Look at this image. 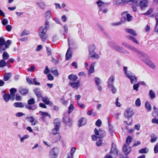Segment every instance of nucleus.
I'll return each instance as SVG.
<instances>
[{
    "instance_id": "bf43d9fd",
    "label": "nucleus",
    "mask_w": 158,
    "mask_h": 158,
    "mask_svg": "<svg viewBox=\"0 0 158 158\" xmlns=\"http://www.w3.org/2000/svg\"><path fill=\"white\" fill-rule=\"evenodd\" d=\"M46 50L47 54L48 56L51 55L52 54V52L51 49L48 47L47 46H46Z\"/></svg>"
},
{
    "instance_id": "0eeeda50",
    "label": "nucleus",
    "mask_w": 158,
    "mask_h": 158,
    "mask_svg": "<svg viewBox=\"0 0 158 158\" xmlns=\"http://www.w3.org/2000/svg\"><path fill=\"white\" fill-rule=\"evenodd\" d=\"M127 77L129 79L131 84H134L137 81V77L135 76V74L132 72L127 76Z\"/></svg>"
},
{
    "instance_id": "f704fd0d",
    "label": "nucleus",
    "mask_w": 158,
    "mask_h": 158,
    "mask_svg": "<svg viewBox=\"0 0 158 158\" xmlns=\"http://www.w3.org/2000/svg\"><path fill=\"white\" fill-rule=\"evenodd\" d=\"M26 108L29 110H34L36 108V106L35 105H34L32 106L26 105Z\"/></svg>"
},
{
    "instance_id": "58836bf2",
    "label": "nucleus",
    "mask_w": 158,
    "mask_h": 158,
    "mask_svg": "<svg viewBox=\"0 0 158 158\" xmlns=\"http://www.w3.org/2000/svg\"><path fill=\"white\" fill-rule=\"evenodd\" d=\"M155 17L156 21V24L155 27V31L158 33V13L156 14Z\"/></svg>"
},
{
    "instance_id": "b1692460",
    "label": "nucleus",
    "mask_w": 158,
    "mask_h": 158,
    "mask_svg": "<svg viewBox=\"0 0 158 158\" xmlns=\"http://www.w3.org/2000/svg\"><path fill=\"white\" fill-rule=\"evenodd\" d=\"M60 127H55V128L52 130V133L54 135L59 134L58 131L59 130Z\"/></svg>"
},
{
    "instance_id": "c03bdc74",
    "label": "nucleus",
    "mask_w": 158,
    "mask_h": 158,
    "mask_svg": "<svg viewBox=\"0 0 158 158\" xmlns=\"http://www.w3.org/2000/svg\"><path fill=\"white\" fill-rule=\"evenodd\" d=\"M54 127H60V123L58 119H55L54 122Z\"/></svg>"
},
{
    "instance_id": "20e7f679",
    "label": "nucleus",
    "mask_w": 158,
    "mask_h": 158,
    "mask_svg": "<svg viewBox=\"0 0 158 158\" xmlns=\"http://www.w3.org/2000/svg\"><path fill=\"white\" fill-rule=\"evenodd\" d=\"M130 1L134 2L136 6H140L141 9L142 10L147 7L148 4V1L147 0H130Z\"/></svg>"
},
{
    "instance_id": "c9c22d12",
    "label": "nucleus",
    "mask_w": 158,
    "mask_h": 158,
    "mask_svg": "<svg viewBox=\"0 0 158 158\" xmlns=\"http://www.w3.org/2000/svg\"><path fill=\"white\" fill-rule=\"evenodd\" d=\"M123 70L124 72V74L126 77L132 73L130 71H127V67H124Z\"/></svg>"
},
{
    "instance_id": "603ef678",
    "label": "nucleus",
    "mask_w": 158,
    "mask_h": 158,
    "mask_svg": "<svg viewBox=\"0 0 158 158\" xmlns=\"http://www.w3.org/2000/svg\"><path fill=\"white\" fill-rule=\"evenodd\" d=\"M132 141V138L130 136H128L126 140V143L127 145H129Z\"/></svg>"
},
{
    "instance_id": "ea45409f",
    "label": "nucleus",
    "mask_w": 158,
    "mask_h": 158,
    "mask_svg": "<svg viewBox=\"0 0 158 158\" xmlns=\"http://www.w3.org/2000/svg\"><path fill=\"white\" fill-rule=\"evenodd\" d=\"M9 54L6 52H4L2 54L3 59L6 60L8 59L9 58Z\"/></svg>"
},
{
    "instance_id": "2f4dec72",
    "label": "nucleus",
    "mask_w": 158,
    "mask_h": 158,
    "mask_svg": "<svg viewBox=\"0 0 158 158\" xmlns=\"http://www.w3.org/2000/svg\"><path fill=\"white\" fill-rule=\"evenodd\" d=\"M149 95L151 99H154L156 97L155 93L152 90H151L149 91Z\"/></svg>"
},
{
    "instance_id": "6e6552de",
    "label": "nucleus",
    "mask_w": 158,
    "mask_h": 158,
    "mask_svg": "<svg viewBox=\"0 0 158 158\" xmlns=\"http://www.w3.org/2000/svg\"><path fill=\"white\" fill-rule=\"evenodd\" d=\"M94 132L96 135L98 136V138L100 139L106 135L105 132V131H102V133H101V129H100L99 131L95 128L94 130Z\"/></svg>"
},
{
    "instance_id": "4c0bfd02",
    "label": "nucleus",
    "mask_w": 158,
    "mask_h": 158,
    "mask_svg": "<svg viewBox=\"0 0 158 158\" xmlns=\"http://www.w3.org/2000/svg\"><path fill=\"white\" fill-rule=\"evenodd\" d=\"M34 91L38 98H40L41 97V94L38 88L35 89L34 90Z\"/></svg>"
},
{
    "instance_id": "de8ad7c7",
    "label": "nucleus",
    "mask_w": 158,
    "mask_h": 158,
    "mask_svg": "<svg viewBox=\"0 0 158 158\" xmlns=\"http://www.w3.org/2000/svg\"><path fill=\"white\" fill-rule=\"evenodd\" d=\"M16 91V89L15 88H12L10 89V92L12 96H14V94Z\"/></svg>"
},
{
    "instance_id": "a211bd4d",
    "label": "nucleus",
    "mask_w": 158,
    "mask_h": 158,
    "mask_svg": "<svg viewBox=\"0 0 158 158\" xmlns=\"http://www.w3.org/2000/svg\"><path fill=\"white\" fill-rule=\"evenodd\" d=\"M12 76V74L10 73H6L4 74L3 80L5 81L9 80Z\"/></svg>"
},
{
    "instance_id": "4d7b16f0",
    "label": "nucleus",
    "mask_w": 158,
    "mask_h": 158,
    "mask_svg": "<svg viewBox=\"0 0 158 158\" xmlns=\"http://www.w3.org/2000/svg\"><path fill=\"white\" fill-rule=\"evenodd\" d=\"M110 89L111 90L113 94H115L117 91V89L114 86L113 87H110Z\"/></svg>"
},
{
    "instance_id": "7c9ffc66",
    "label": "nucleus",
    "mask_w": 158,
    "mask_h": 158,
    "mask_svg": "<svg viewBox=\"0 0 158 158\" xmlns=\"http://www.w3.org/2000/svg\"><path fill=\"white\" fill-rule=\"evenodd\" d=\"M14 106L16 107L23 108L24 105L22 102H16L14 103Z\"/></svg>"
},
{
    "instance_id": "a18cd8bd",
    "label": "nucleus",
    "mask_w": 158,
    "mask_h": 158,
    "mask_svg": "<svg viewBox=\"0 0 158 158\" xmlns=\"http://www.w3.org/2000/svg\"><path fill=\"white\" fill-rule=\"evenodd\" d=\"M35 101L34 99L33 98H31L29 99L27 102V103L29 105H32L35 104Z\"/></svg>"
},
{
    "instance_id": "cd10ccee",
    "label": "nucleus",
    "mask_w": 158,
    "mask_h": 158,
    "mask_svg": "<svg viewBox=\"0 0 158 158\" xmlns=\"http://www.w3.org/2000/svg\"><path fill=\"white\" fill-rule=\"evenodd\" d=\"M51 72L54 76H57L59 75L58 70L56 67H53L51 69Z\"/></svg>"
},
{
    "instance_id": "5701e85b",
    "label": "nucleus",
    "mask_w": 158,
    "mask_h": 158,
    "mask_svg": "<svg viewBox=\"0 0 158 158\" xmlns=\"http://www.w3.org/2000/svg\"><path fill=\"white\" fill-rule=\"evenodd\" d=\"M42 101L47 105H53L52 102L49 101V99L47 97H45L42 98Z\"/></svg>"
},
{
    "instance_id": "423d86ee",
    "label": "nucleus",
    "mask_w": 158,
    "mask_h": 158,
    "mask_svg": "<svg viewBox=\"0 0 158 158\" xmlns=\"http://www.w3.org/2000/svg\"><path fill=\"white\" fill-rule=\"evenodd\" d=\"M112 146L110 154L113 157H115L117 155L118 151L116 148V145L114 143H112Z\"/></svg>"
},
{
    "instance_id": "69168bd1",
    "label": "nucleus",
    "mask_w": 158,
    "mask_h": 158,
    "mask_svg": "<svg viewBox=\"0 0 158 158\" xmlns=\"http://www.w3.org/2000/svg\"><path fill=\"white\" fill-rule=\"evenodd\" d=\"M114 80L115 77L114 76H111L110 77L108 81L114 83Z\"/></svg>"
},
{
    "instance_id": "a878e982",
    "label": "nucleus",
    "mask_w": 158,
    "mask_h": 158,
    "mask_svg": "<svg viewBox=\"0 0 158 158\" xmlns=\"http://www.w3.org/2000/svg\"><path fill=\"white\" fill-rule=\"evenodd\" d=\"M128 38L129 40H131L133 42L139 45V42L135 37L132 36H128Z\"/></svg>"
},
{
    "instance_id": "f257e3e1",
    "label": "nucleus",
    "mask_w": 158,
    "mask_h": 158,
    "mask_svg": "<svg viewBox=\"0 0 158 158\" xmlns=\"http://www.w3.org/2000/svg\"><path fill=\"white\" fill-rule=\"evenodd\" d=\"M52 17L51 12L50 11H46L45 14V21L44 26L41 27L39 31V35L43 41L45 42L48 38L46 33L48 29L49 23L48 20L51 19Z\"/></svg>"
},
{
    "instance_id": "9d476101",
    "label": "nucleus",
    "mask_w": 158,
    "mask_h": 158,
    "mask_svg": "<svg viewBox=\"0 0 158 158\" xmlns=\"http://www.w3.org/2000/svg\"><path fill=\"white\" fill-rule=\"evenodd\" d=\"M122 15L124 17L125 19H126L128 22L131 21L133 19L132 16L130 14L127 13V12H124L122 14Z\"/></svg>"
},
{
    "instance_id": "473e14b6",
    "label": "nucleus",
    "mask_w": 158,
    "mask_h": 158,
    "mask_svg": "<svg viewBox=\"0 0 158 158\" xmlns=\"http://www.w3.org/2000/svg\"><path fill=\"white\" fill-rule=\"evenodd\" d=\"M145 107L146 109L150 111L152 110V107L151 105L148 102H147L145 103Z\"/></svg>"
},
{
    "instance_id": "3c124183",
    "label": "nucleus",
    "mask_w": 158,
    "mask_h": 158,
    "mask_svg": "<svg viewBox=\"0 0 158 158\" xmlns=\"http://www.w3.org/2000/svg\"><path fill=\"white\" fill-rule=\"evenodd\" d=\"M95 81L96 85H100L101 83L100 78L98 77H95Z\"/></svg>"
},
{
    "instance_id": "e433bc0d",
    "label": "nucleus",
    "mask_w": 158,
    "mask_h": 158,
    "mask_svg": "<svg viewBox=\"0 0 158 158\" xmlns=\"http://www.w3.org/2000/svg\"><path fill=\"white\" fill-rule=\"evenodd\" d=\"M114 48L116 50L120 52H123V49L122 47H121L120 46L118 45H115L114 46Z\"/></svg>"
},
{
    "instance_id": "09e8293b",
    "label": "nucleus",
    "mask_w": 158,
    "mask_h": 158,
    "mask_svg": "<svg viewBox=\"0 0 158 158\" xmlns=\"http://www.w3.org/2000/svg\"><path fill=\"white\" fill-rule=\"evenodd\" d=\"M135 104L136 106L139 107L141 105V101L139 98H137L135 101Z\"/></svg>"
},
{
    "instance_id": "bb28decb",
    "label": "nucleus",
    "mask_w": 158,
    "mask_h": 158,
    "mask_svg": "<svg viewBox=\"0 0 158 158\" xmlns=\"http://www.w3.org/2000/svg\"><path fill=\"white\" fill-rule=\"evenodd\" d=\"M4 100L6 102H8L11 98V95L9 94H5L3 96Z\"/></svg>"
},
{
    "instance_id": "5fc2aeb1",
    "label": "nucleus",
    "mask_w": 158,
    "mask_h": 158,
    "mask_svg": "<svg viewBox=\"0 0 158 158\" xmlns=\"http://www.w3.org/2000/svg\"><path fill=\"white\" fill-rule=\"evenodd\" d=\"M11 41L10 40H7L6 43H5V47L6 48H7L9 47V46L11 44Z\"/></svg>"
},
{
    "instance_id": "f3484780",
    "label": "nucleus",
    "mask_w": 158,
    "mask_h": 158,
    "mask_svg": "<svg viewBox=\"0 0 158 158\" xmlns=\"http://www.w3.org/2000/svg\"><path fill=\"white\" fill-rule=\"evenodd\" d=\"M26 119L29 120L33 125H35L37 123V121L35 120V119L32 116L27 117Z\"/></svg>"
},
{
    "instance_id": "a19ab883",
    "label": "nucleus",
    "mask_w": 158,
    "mask_h": 158,
    "mask_svg": "<svg viewBox=\"0 0 158 158\" xmlns=\"http://www.w3.org/2000/svg\"><path fill=\"white\" fill-rule=\"evenodd\" d=\"M5 60H2L0 61V67L3 68L6 65Z\"/></svg>"
},
{
    "instance_id": "f8f14e48",
    "label": "nucleus",
    "mask_w": 158,
    "mask_h": 158,
    "mask_svg": "<svg viewBox=\"0 0 158 158\" xmlns=\"http://www.w3.org/2000/svg\"><path fill=\"white\" fill-rule=\"evenodd\" d=\"M95 49L96 46L94 44H92L89 45L88 47L89 54V55H91L93 54Z\"/></svg>"
},
{
    "instance_id": "0e129e2a",
    "label": "nucleus",
    "mask_w": 158,
    "mask_h": 158,
    "mask_svg": "<svg viewBox=\"0 0 158 158\" xmlns=\"http://www.w3.org/2000/svg\"><path fill=\"white\" fill-rule=\"evenodd\" d=\"M91 57L98 59L99 58V56L98 54L97 53H95L93 55H92Z\"/></svg>"
},
{
    "instance_id": "39448f33",
    "label": "nucleus",
    "mask_w": 158,
    "mask_h": 158,
    "mask_svg": "<svg viewBox=\"0 0 158 158\" xmlns=\"http://www.w3.org/2000/svg\"><path fill=\"white\" fill-rule=\"evenodd\" d=\"M58 154L57 148H53L49 151L48 157L49 158H57L58 156Z\"/></svg>"
},
{
    "instance_id": "393cba45",
    "label": "nucleus",
    "mask_w": 158,
    "mask_h": 158,
    "mask_svg": "<svg viewBox=\"0 0 158 158\" xmlns=\"http://www.w3.org/2000/svg\"><path fill=\"white\" fill-rule=\"evenodd\" d=\"M19 91L22 95H25L28 93V90L25 88L21 87L20 88Z\"/></svg>"
},
{
    "instance_id": "dca6fc26",
    "label": "nucleus",
    "mask_w": 158,
    "mask_h": 158,
    "mask_svg": "<svg viewBox=\"0 0 158 158\" xmlns=\"http://www.w3.org/2000/svg\"><path fill=\"white\" fill-rule=\"evenodd\" d=\"M5 40L2 37L0 38V46H1V49H0V52H2V50H4L5 48L2 47L5 44Z\"/></svg>"
},
{
    "instance_id": "4468645a",
    "label": "nucleus",
    "mask_w": 158,
    "mask_h": 158,
    "mask_svg": "<svg viewBox=\"0 0 158 158\" xmlns=\"http://www.w3.org/2000/svg\"><path fill=\"white\" fill-rule=\"evenodd\" d=\"M69 85L73 88H77L80 86V81H79L76 82L72 81L69 83Z\"/></svg>"
},
{
    "instance_id": "4be33fe9",
    "label": "nucleus",
    "mask_w": 158,
    "mask_h": 158,
    "mask_svg": "<svg viewBox=\"0 0 158 158\" xmlns=\"http://www.w3.org/2000/svg\"><path fill=\"white\" fill-rule=\"evenodd\" d=\"M68 78L70 81H75L77 79L78 77L76 75L71 74L69 76Z\"/></svg>"
},
{
    "instance_id": "6ab92c4d",
    "label": "nucleus",
    "mask_w": 158,
    "mask_h": 158,
    "mask_svg": "<svg viewBox=\"0 0 158 158\" xmlns=\"http://www.w3.org/2000/svg\"><path fill=\"white\" fill-rule=\"evenodd\" d=\"M78 122L79 124V126L81 127L85 125L86 124V120L85 118L82 117L79 119Z\"/></svg>"
},
{
    "instance_id": "ddd939ff",
    "label": "nucleus",
    "mask_w": 158,
    "mask_h": 158,
    "mask_svg": "<svg viewBox=\"0 0 158 158\" xmlns=\"http://www.w3.org/2000/svg\"><path fill=\"white\" fill-rule=\"evenodd\" d=\"M40 115L42 116L41 119L44 121L45 119V116H48L50 118H51V115L46 112H43L40 111L39 112Z\"/></svg>"
},
{
    "instance_id": "338daca9",
    "label": "nucleus",
    "mask_w": 158,
    "mask_h": 158,
    "mask_svg": "<svg viewBox=\"0 0 158 158\" xmlns=\"http://www.w3.org/2000/svg\"><path fill=\"white\" fill-rule=\"evenodd\" d=\"M114 83L112 82H111L110 81H108V86L109 88H110V87H113L114 86Z\"/></svg>"
},
{
    "instance_id": "37998d69",
    "label": "nucleus",
    "mask_w": 158,
    "mask_h": 158,
    "mask_svg": "<svg viewBox=\"0 0 158 158\" xmlns=\"http://www.w3.org/2000/svg\"><path fill=\"white\" fill-rule=\"evenodd\" d=\"M29 137V136L27 135H26L23 136L20 139V141L21 142H23L24 140L27 139Z\"/></svg>"
},
{
    "instance_id": "774afa93",
    "label": "nucleus",
    "mask_w": 158,
    "mask_h": 158,
    "mask_svg": "<svg viewBox=\"0 0 158 158\" xmlns=\"http://www.w3.org/2000/svg\"><path fill=\"white\" fill-rule=\"evenodd\" d=\"M76 149L75 147H73L70 151L71 154L73 156L74 153Z\"/></svg>"
},
{
    "instance_id": "7ed1b4c3",
    "label": "nucleus",
    "mask_w": 158,
    "mask_h": 158,
    "mask_svg": "<svg viewBox=\"0 0 158 158\" xmlns=\"http://www.w3.org/2000/svg\"><path fill=\"white\" fill-rule=\"evenodd\" d=\"M96 3L98 6L99 7V12H101L102 13H106L108 12V9L106 7L107 5V3L103 2L101 0H98L97 2Z\"/></svg>"
},
{
    "instance_id": "6e6d98bb",
    "label": "nucleus",
    "mask_w": 158,
    "mask_h": 158,
    "mask_svg": "<svg viewBox=\"0 0 158 158\" xmlns=\"http://www.w3.org/2000/svg\"><path fill=\"white\" fill-rule=\"evenodd\" d=\"M147 148H145L140 150L139 152L140 153H146L148 151V150L147 151Z\"/></svg>"
},
{
    "instance_id": "13d9d810",
    "label": "nucleus",
    "mask_w": 158,
    "mask_h": 158,
    "mask_svg": "<svg viewBox=\"0 0 158 158\" xmlns=\"http://www.w3.org/2000/svg\"><path fill=\"white\" fill-rule=\"evenodd\" d=\"M102 124V121L100 119H98L96 122L95 125L98 127H100Z\"/></svg>"
},
{
    "instance_id": "052dcab7",
    "label": "nucleus",
    "mask_w": 158,
    "mask_h": 158,
    "mask_svg": "<svg viewBox=\"0 0 158 158\" xmlns=\"http://www.w3.org/2000/svg\"><path fill=\"white\" fill-rule=\"evenodd\" d=\"M154 150L155 153H157L158 152V143H156L155 145Z\"/></svg>"
},
{
    "instance_id": "680f3d73",
    "label": "nucleus",
    "mask_w": 158,
    "mask_h": 158,
    "mask_svg": "<svg viewBox=\"0 0 158 158\" xmlns=\"http://www.w3.org/2000/svg\"><path fill=\"white\" fill-rule=\"evenodd\" d=\"M6 29L8 31H10L12 29V27L9 25H8L6 26Z\"/></svg>"
},
{
    "instance_id": "f03ea898",
    "label": "nucleus",
    "mask_w": 158,
    "mask_h": 158,
    "mask_svg": "<svg viewBox=\"0 0 158 158\" xmlns=\"http://www.w3.org/2000/svg\"><path fill=\"white\" fill-rule=\"evenodd\" d=\"M137 52L139 54V57L142 60L144 61L146 64L151 68L153 69L156 68V66L154 64L148 59L146 58L147 55H146L143 54L141 52L138 51Z\"/></svg>"
},
{
    "instance_id": "c85d7f7f",
    "label": "nucleus",
    "mask_w": 158,
    "mask_h": 158,
    "mask_svg": "<svg viewBox=\"0 0 158 158\" xmlns=\"http://www.w3.org/2000/svg\"><path fill=\"white\" fill-rule=\"evenodd\" d=\"M61 138V136L60 134H58L56 136L54 137L52 140V142L53 143H55L58 141H59Z\"/></svg>"
},
{
    "instance_id": "412c9836",
    "label": "nucleus",
    "mask_w": 158,
    "mask_h": 158,
    "mask_svg": "<svg viewBox=\"0 0 158 158\" xmlns=\"http://www.w3.org/2000/svg\"><path fill=\"white\" fill-rule=\"evenodd\" d=\"M95 64V63H92L91 65L88 72V74L89 75L94 72V67Z\"/></svg>"
},
{
    "instance_id": "2eb2a0df",
    "label": "nucleus",
    "mask_w": 158,
    "mask_h": 158,
    "mask_svg": "<svg viewBox=\"0 0 158 158\" xmlns=\"http://www.w3.org/2000/svg\"><path fill=\"white\" fill-rule=\"evenodd\" d=\"M36 4L42 10L45 9L46 6V4L44 2H38L36 3Z\"/></svg>"
},
{
    "instance_id": "79ce46f5",
    "label": "nucleus",
    "mask_w": 158,
    "mask_h": 158,
    "mask_svg": "<svg viewBox=\"0 0 158 158\" xmlns=\"http://www.w3.org/2000/svg\"><path fill=\"white\" fill-rule=\"evenodd\" d=\"M139 83H138L137 84H134V85L133 86V89L134 90H135L136 91H138L139 88Z\"/></svg>"
},
{
    "instance_id": "9b49d317",
    "label": "nucleus",
    "mask_w": 158,
    "mask_h": 158,
    "mask_svg": "<svg viewBox=\"0 0 158 158\" xmlns=\"http://www.w3.org/2000/svg\"><path fill=\"white\" fill-rule=\"evenodd\" d=\"M123 151L125 154L127 155L131 151V148L125 144L123 147Z\"/></svg>"
},
{
    "instance_id": "e2e57ef3",
    "label": "nucleus",
    "mask_w": 158,
    "mask_h": 158,
    "mask_svg": "<svg viewBox=\"0 0 158 158\" xmlns=\"http://www.w3.org/2000/svg\"><path fill=\"white\" fill-rule=\"evenodd\" d=\"M26 81L28 83L29 85L33 84L32 80L28 77H27L26 78Z\"/></svg>"
},
{
    "instance_id": "864d4df0",
    "label": "nucleus",
    "mask_w": 158,
    "mask_h": 158,
    "mask_svg": "<svg viewBox=\"0 0 158 158\" xmlns=\"http://www.w3.org/2000/svg\"><path fill=\"white\" fill-rule=\"evenodd\" d=\"M35 69V67L33 65H31V68L29 69H27V70L28 72H33L34 71Z\"/></svg>"
},
{
    "instance_id": "1a4fd4ad",
    "label": "nucleus",
    "mask_w": 158,
    "mask_h": 158,
    "mask_svg": "<svg viewBox=\"0 0 158 158\" xmlns=\"http://www.w3.org/2000/svg\"><path fill=\"white\" fill-rule=\"evenodd\" d=\"M133 114V110L132 109L127 108L124 112L125 116L127 118L131 117Z\"/></svg>"
},
{
    "instance_id": "49530a36",
    "label": "nucleus",
    "mask_w": 158,
    "mask_h": 158,
    "mask_svg": "<svg viewBox=\"0 0 158 158\" xmlns=\"http://www.w3.org/2000/svg\"><path fill=\"white\" fill-rule=\"evenodd\" d=\"M74 109V106L73 104H70L68 108V113L70 114L73 110Z\"/></svg>"
},
{
    "instance_id": "c756f323",
    "label": "nucleus",
    "mask_w": 158,
    "mask_h": 158,
    "mask_svg": "<svg viewBox=\"0 0 158 158\" xmlns=\"http://www.w3.org/2000/svg\"><path fill=\"white\" fill-rule=\"evenodd\" d=\"M126 31L129 33V34H131L134 36L137 35V34L136 32L134 30L131 29H126Z\"/></svg>"
},
{
    "instance_id": "8fccbe9b",
    "label": "nucleus",
    "mask_w": 158,
    "mask_h": 158,
    "mask_svg": "<svg viewBox=\"0 0 158 158\" xmlns=\"http://www.w3.org/2000/svg\"><path fill=\"white\" fill-rule=\"evenodd\" d=\"M2 23L3 25L5 26L8 23V20L7 19H3L2 21Z\"/></svg>"
},
{
    "instance_id": "aec40b11",
    "label": "nucleus",
    "mask_w": 158,
    "mask_h": 158,
    "mask_svg": "<svg viewBox=\"0 0 158 158\" xmlns=\"http://www.w3.org/2000/svg\"><path fill=\"white\" fill-rule=\"evenodd\" d=\"M72 57V52L70 50V48H69L66 53V58L67 60H69L70 58H71Z\"/></svg>"
},
{
    "instance_id": "72a5a7b5",
    "label": "nucleus",
    "mask_w": 158,
    "mask_h": 158,
    "mask_svg": "<svg viewBox=\"0 0 158 158\" xmlns=\"http://www.w3.org/2000/svg\"><path fill=\"white\" fill-rule=\"evenodd\" d=\"M129 2H131L130 0L127 1H125V0H115L114 1L115 4L117 5H118L122 2L127 3Z\"/></svg>"
}]
</instances>
